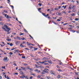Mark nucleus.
Masks as SVG:
<instances>
[{"label": "nucleus", "mask_w": 79, "mask_h": 79, "mask_svg": "<svg viewBox=\"0 0 79 79\" xmlns=\"http://www.w3.org/2000/svg\"><path fill=\"white\" fill-rule=\"evenodd\" d=\"M44 60H48V58L47 57H44L43 58Z\"/></svg>", "instance_id": "nucleus-5"}, {"label": "nucleus", "mask_w": 79, "mask_h": 79, "mask_svg": "<svg viewBox=\"0 0 79 79\" xmlns=\"http://www.w3.org/2000/svg\"><path fill=\"white\" fill-rule=\"evenodd\" d=\"M40 72H41L40 70H39L37 72V73H40Z\"/></svg>", "instance_id": "nucleus-28"}, {"label": "nucleus", "mask_w": 79, "mask_h": 79, "mask_svg": "<svg viewBox=\"0 0 79 79\" xmlns=\"http://www.w3.org/2000/svg\"><path fill=\"white\" fill-rule=\"evenodd\" d=\"M12 34H13V35H16V33L15 32H13L12 33Z\"/></svg>", "instance_id": "nucleus-36"}, {"label": "nucleus", "mask_w": 79, "mask_h": 79, "mask_svg": "<svg viewBox=\"0 0 79 79\" xmlns=\"http://www.w3.org/2000/svg\"><path fill=\"white\" fill-rule=\"evenodd\" d=\"M75 74H76V75H78V73L75 72Z\"/></svg>", "instance_id": "nucleus-58"}, {"label": "nucleus", "mask_w": 79, "mask_h": 79, "mask_svg": "<svg viewBox=\"0 0 79 79\" xmlns=\"http://www.w3.org/2000/svg\"><path fill=\"white\" fill-rule=\"evenodd\" d=\"M22 58H23V59H25V58H26V56H22Z\"/></svg>", "instance_id": "nucleus-27"}, {"label": "nucleus", "mask_w": 79, "mask_h": 79, "mask_svg": "<svg viewBox=\"0 0 79 79\" xmlns=\"http://www.w3.org/2000/svg\"><path fill=\"white\" fill-rule=\"evenodd\" d=\"M72 32H76V31H74V30H72Z\"/></svg>", "instance_id": "nucleus-51"}, {"label": "nucleus", "mask_w": 79, "mask_h": 79, "mask_svg": "<svg viewBox=\"0 0 79 79\" xmlns=\"http://www.w3.org/2000/svg\"><path fill=\"white\" fill-rule=\"evenodd\" d=\"M2 19H3V17L1 16H0V21H3Z\"/></svg>", "instance_id": "nucleus-2"}, {"label": "nucleus", "mask_w": 79, "mask_h": 79, "mask_svg": "<svg viewBox=\"0 0 79 79\" xmlns=\"http://www.w3.org/2000/svg\"><path fill=\"white\" fill-rule=\"evenodd\" d=\"M33 77H32V76H31V77H30V79H32Z\"/></svg>", "instance_id": "nucleus-44"}, {"label": "nucleus", "mask_w": 79, "mask_h": 79, "mask_svg": "<svg viewBox=\"0 0 79 79\" xmlns=\"http://www.w3.org/2000/svg\"><path fill=\"white\" fill-rule=\"evenodd\" d=\"M52 23H54V24H56V25H57V23H55V22H54L53 21H52Z\"/></svg>", "instance_id": "nucleus-19"}, {"label": "nucleus", "mask_w": 79, "mask_h": 79, "mask_svg": "<svg viewBox=\"0 0 79 79\" xmlns=\"http://www.w3.org/2000/svg\"><path fill=\"white\" fill-rule=\"evenodd\" d=\"M7 79H10V78L8 77V76L7 77H6Z\"/></svg>", "instance_id": "nucleus-62"}, {"label": "nucleus", "mask_w": 79, "mask_h": 79, "mask_svg": "<svg viewBox=\"0 0 79 79\" xmlns=\"http://www.w3.org/2000/svg\"><path fill=\"white\" fill-rule=\"evenodd\" d=\"M0 23L1 25H3V23L2 22H0Z\"/></svg>", "instance_id": "nucleus-40"}, {"label": "nucleus", "mask_w": 79, "mask_h": 79, "mask_svg": "<svg viewBox=\"0 0 79 79\" xmlns=\"http://www.w3.org/2000/svg\"><path fill=\"white\" fill-rule=\"evenodd\" d=\"M56 14L57 15H61V13H59L58 12L56 13Z\"/></svg>", "instance_id": "nucleus-6"}, {"label": "nucleus", "mask_w": 79, "mask_h": 79, "mask_svg": "<svg viewBox=\"0 0 79 79\" xmlns=\"http://www.w3.org/2000/svg\"><path fill=\"white\" fill-rule=\"evenodd\" d=\"M23 65H24V66H27V64H24Z\"/></svg>", "instance_id": "nucleus-55"}, {"label": "nucleus", "mask_w": 79, "mask_h": 79, "mask_svg": "<svg viewBox=\"0 0 79 79\" xmlns=\"http://www.w3.org/2000/svg\"><path fill=\"white\" fill-rule=\"evenodd\" d=\"M4 13H8V12H7V11L6 10H4Z\"/></svg>", "instance_id": "nucleus-49"}, {"label": "nucleus", "mask_w": 79, "mask_h": 79, "mask_svg": "<svg viewBox=\"0 0 79 79\" xmlns=\"http://www.w3.org/2000/svg\"><path fill=\"white\" fill-rule=\"evenodd\" d=\"M25 78H26V79H29V77H28L27 76L25 77Z\"/></svg>", "instance_id": "nucleus-30"}, {"label": "nucleus", "mask_w": 79, "mask_h": 79, "mask_svg": "<svg viewBox=\"0 0 79 79\" xmlns=\"http://www.w3.org/2000/svg\"><path fill=\"white\" fill-rule=\"evenodd\" d=\"M38 78H40L41 77V76L40 75H39L38 76Z\"/></svg>", "instance_id": "nucleus-34"}, {"label": "nucleus", "mask_w": 79, "mask_h": 79, "mask_svg": "<svg viewBox=\"0 0 79 79\" xmlns=\"http://www.w3.org/2000/svg\"><path fill=\"white\" fill-rule=\"evenodd\" d=\"M48 63H49L50 64H52V62H51V61H48Z\"/></svg>", "instance_id": "nucleus-25"}, {"label": "nucleus", "mask_w": 79, "mask_h": 79, "mask_svg": "<svg viewBox=\"0 0 79 79\" xmlns=\"http://www.w3.org/2000/svg\"><path fill=\"white\" fill-rule=\"evenodd\" d=\"M35 66L36 68H39V66L37 65H35Z\"/></svg>", "instance_id": "nucleus-63"}, {"label": "nucleus", "mask_w": 79, "mask_h": 79, "mask_svg": "<svg viewBox=\"0 0 79 79\" xmlns=\"http://www.w3.org/2000/svg\"><path fill=\"white\" fill-rule=\"evenodd\" d=\"M77 32L78 34H79V31H77Z\"/></svg>", "instance_id": "nucleus-64"}, {"label": "nucleus", "mask_w": 79, "mask_h": 79, "mask_svg": "<svg viewBox=\"0 0 79 79\" xmlns=\"http://www.w3.org/2000/svg\"><path fill=\"white\" fill-rule=\"evenodd\" d=\"M9 54H10L11 55H13V53H12V52H10V53H9Z\"/></svg>", "instance_id": "nucleus-56"}, {"label": "nucleus", "mask_w": 79, "mask_h": 79, "mask_svg": "<svg viewBox=\"0 0 79 79\" xmlns=\"http://www.w3.org/2000/svg\"><path fill=\"white\" fill-rule=\"evenodd\" d=\"M19 43H20L19 41H17L16 43V45H19Z\"/></svg>", "instance_id": "nucleus-12"}, {"label": "nucleus", "mask_w": 79, "mask_h": 79, "mask_svg": "<svg viewBox=\"0 0 79 79\" xmlns=\"http://www.w3.org/2000/svg\"><path fill=\"white\" fill-rule=\"evenodd\" d=\"M75 21H78V19L77 18H76L75 19Z\"/></svg>", "instance_id": "nucleus-33"}, {"label": "nucleus", "mask_w": 79, "mask_h": 79, "mask_svg": "<svg viewBox=\"0 0 79 79\" xmlns=\"http://www.w3.org/2000/svg\"><path fill=\"white\" fill-rule=\"evenodd\" d=\"M44 65H47L48 64V63H44Z\"/></svg>", "instance_id": "nucleus-39"}, {"label": "nucleus", "mask_w": 79, "mask_h": 79, "mask_svg": "<svg viewBox=\"0 0 79 79\" xmlns=\"http://www.w3.org/2000/svg\"><path fill=\"white\" fill-rule=\"evenodd\" d=\"M6 18H7V19H10V18L11 19L12 18L11 17L9 16L8 15H7V16L6 17Z\"/></svg>", "instance_id": "nucleus-3"}, {"label": "nucleus", "mask_w": 79, "mask_h": 79, "mask_svg": "<svg viewBox=\"0 0 79 79\" xmlns=\"http://www.w3.org/2000/svg\"><path fill=\"white\" fill-rule=\"evenodd\" d=\"M4 27H5V28H7V27H8V26L6 25H4Z\"/></svg>", "instance_id": "nucleus-24"}, {"label": "nucleus", "mask_w": 79, "mask_h": 79, "mask_svg": "<svg viewBox=\"0 0 79 79\" xmlns=\"http://www.w3.org/2000/svg\"><path fill=\"white\" fill-rule=\"evenodd\" d=\"M41 8H39L38 9V11H39V10H41Z\"/></svg>", "instance_id": "nucleus-60"}, {"label": "nucleus", "mask_w": 79, "mask_h": 79, "mask_svg": "<svg viewBox=\"0 0 79 79\" xmlns=\"http://www.w3.org/2000/svg\"><path fill=\"white\" fill-rule=\"evenodd\" d=\"M39 63H41V64H44V62H41L40 61L39 62Z\"/></svg>", "instance_id": "nucleus-15"}, {"label": "nucleus", "mask_w": 79, "mask_h": 79, "mask_svg": "<svg viewBox=\"0 0 79 79\" xmlns=\"http://www.w3.org/2000/svg\"><path fill=\"white\" fill-rule=\"evenodd\" d=\"M20 74H23V72L20 71Z\"/></svg>", "instance_id": "nucleus-29"}, {"label": "nucleus", "mask_w": 79, "mask_h": 79, "mask_svg": "<svg viewBox=\"0 0 79 79\" xmlns=\"http://www.w3.org/2000/svg\"><path fill=\"white\" fill-rule=\"evenodd\" d=\"M21 68L23 69V70H24L25 69V68L23 67H21Z\"/></svg>", "instance_id": "nucleus-38"}, {"label": "nucleus", "mask_w": 79, "mask_h": 79, "mask_svg": "<svg viewBox=\"0 0 79 79\" xmlns=\"http://www.w3.org/2000/svg\"><path fill=\"white\" fill-rule=\"evenodd\" d=\"M42 15H43V16H44L46 17V18H47V16H46V15H45V14L43 13Z\"/></svg>", "instance_id": "nucleus-14"}, {"label": "nucleus", "mask_w": 79, "mask_h": 79, "mask_svg": "<svg viewBox=\"0 0 79 79\" xmlns=\"http://www.w3.org/2000/svg\"><path fill=\"white\" fill-rule=\"evenodd\" d=\"M0 50H1V52H3V53H4V54H5V55H6V53H5V51H3L2 50H1L0 49Z\"/></svg>", "instance_id": "nucleus-11"}, {"label": "nucleus", "mask_w": 79, "mask_h": 79, "mask_svg": "<svg viewBox=\"0 0 79 79\" xmlns=\"http://www.w3.org/2000/svg\"><path fill=\"white\" fill-rule=\"evenodd\" d=\"M17 37L18 39H19V40H21V38H20L18 36H17Z\"/></svg>", "instance_id": "nucleus-9"}, {"label": "nucleus", "mask_w": 79, "mask_h": 79, "mask_svg": "<svg viewBox=\"0 0 79 79\" xmlns=\"http://www.w3.org/2000/svg\"><path fill=\"white\" fill-rule=\"evenodd\" d=\"M29 36H30V37H31V39H33V37H32V36H31V35H29Z\"/></svg>", "instance_id": "nucleus-45"}, {"label": "nucleus", "mask_w": 79, "mask_h": 79, "mask_svg": "<svg viewBox=\"0 0 79 79\" xmlns=\"http://www.w3.org/2000/svg\"><path fill=\"white\" fill-rule=\"evenodd\" d=\"M67 24H68V23H65L64 24H63V25H64V26L65 25H66Z\"/></svg>", "instance_id": "nucleus-59"}, {"label": "nucleus", "mask_w": 79, "mask_h": 79, "mask_svg": "<svg viewBox=\"0 0 79 79\" xmlns=\"http://www.w3.org/2000/svg\"><path fill=\"white\" fill-rule=\"evenodd\" d=\"M43 73H48V71H47V70H43Z\"/></svg>", "instance_id": "nucleus-10"}, {"label": "nucleus", "mask_w": 79, "mask_h": 79, "mask_svg": "<svg viewBox=\"0 0 79 79\" xmlns=\"http://www.w3.org/2000/svg\"><path fill=\"white\" fill-rule=\"evenodd\" d=\"M7 59H8V57H5L4 58L3 60L4 61H5L6 62V61H7Z\"/></svg>", "instance_id": "nucleus-1"}, {"label": "nucleus", "mask_w": 79, "mask_h": 79, "mask_svg": "<svg viewBox=\"0 0 79 79\" xmlns=\"http://www.w3.org/2000/svg\"><path fill=\"white\" fill-rule=\"evenodd\" d=\"M22 40H26V38L23 37V39H21Z\"/></svg>", "instance_id": "nucleus-37"}, {"label": "nucleus", "mask_w": 79, "mask_h": 79, "mask_svg": "<svg viewBox=\"0 0 79 79\" xmlns=\"http://www.w3.org/2000/svg\"><path fill=\"white\" fill-rule=\"evenodd\" d=\"M53 19H56V17H53Z\"/></svg>", "instance_id": "nucleus-52"}, {"label": "nucleus", "mask_w": 79, "mask_h": 79, "mask_svg": "<svg viewBox=\"0 0 79 79\" xmlns=\"http://www.w3.org/2000/svg\"><path fill=\"white\" fill-rule=\"evenodd\" d=\"M10 46H13V44L12 43H10Z\"/></svg>", "instance_id": "nucleus-46"}, {"label": "nucleus", "mask_w": 79, "mask_h": 79, "mask_svg": "<svg viewBox=\"0 0 79 79\" xmlns=\"http://www.w3.org/2000/svg\"><path fill=\"white\" fill-rule=\"evenodd\" d=\"M6 40H7V41H8L9 42H10V41H11V39H6Z\"/></svg>", "instance_id": "nucleus-16"}, {"label": "nucleus", "mask_w": 79, "mask_h": 79, "mask_svg": "<svg viewBox=\"0 0 79 79\" xmlns=\"http://www.w3.org/2000/svg\"><path fill=\"white\" fill-rule=\"evenodd\" d=\"M37 49H38V48H35V49H34L35 51V50H37Z\"/></svg>", "instance_id": "nucleus-47"}, {"label": "nucleus", "mask_w": 79, "mask_h": 79, "mask_svg": "<svg viewBox=\"0 0 79 79\" xmlns=\"http://www.w3.org/2000/svg\"><path fill=\"white\" fill-rule=\"evenodd\" d=\"M52 72H53V71L52 70H51L50 73H51V74H54V73H53Z\"/></svg>", "instance_id": "nucleus-21"}, {"label": "nucleus", "mask_w": 79, "mask_h": 79, "mask_svg": "<svg viewBox=\"0 0 79 79\" xmlns=\"http://www.w3.org/2000/svg\"><path fill=\"white\" fill-rule=\"evenodd\" d=\"M38 5H39L40 6H42V4H41V3H39L38 4Z\"/></svg>", "instance_id": "nucleus-26"}, {"label": "nucleus", "mask_w": 79, "mask_h": 79, "mask_svg": "<svg viewBox=\"0 0 79 79\" xmlns=\"http://www.w3.org/2000/svg\"><path fill=\"white\" fill-rule=\"evenodd\" d=\"M20 47H24V46H23V43H22L21 45H20Z\"/></svg>", "instance_id": "nucleus-22"}, {"label": "nucleus", "mask_w": 79, "mask_h": 79, "mask_svg": "<svg viewBox=\"0 0 79 79\" xmlns=\"http://www.w3.org/2000/svg\"><path fill=\"white\" fill-rule=\"evenodd\" d=\"M57 78H58V79H59V78H60V77H60V75H58V76L57 77Z\"/></svg>", "instance_id": "nucleus-17"}, {"label": "nucleus", "mask_w": 79, "mask_h": 79, "mask_svg": "<svg viewBox=\"0 0 79 79\" xmlns=\"http://www.w3.org/2000/svg\"><path fill=\"white\" fill-rule=\"evenodd\" d=\"M31 75H33V76H35V74L33 73H31Z\"/></svg>", "instance_id": "nucleus-43"}, {"label": "nucleus", "mask_w": 79, "mask_h": 79, "mask_svg": "<svg viewBox=\"0 0 79 79\" xmlns=\"http://www.w3.org/2000/svg\"><path fill=\"white\" fill-rule=\"evenodd\" d=\"M25 49L26 50H29V48H25Z\"/></svg>", "instance_id": "nucleus-54"}, {"label": "nucleus", "mask_w": 79, "mask_h": 79, "mask_svg": "<svg viewBox=\"0 0 79 79\" xmlns=\"http://www.w3.org/2000/svg\"><path fill=\"white\" fill-rule=\"evenodd\" d=\"M3 30H4V31H6V29H5V28H3Z\"/></svg>", "instance_id": "nucleus-57"}, {"label": "nucleus", "mask_w": 79, "mask_h": 79, "mask_svg": "<svg viewBox=\"0 0 79 79\" xmlns=\"http://www.w3.org/2000/svg\"><path fill=\"white\" fill-rule=\"evenodd\" d=\"M46 79H52V77H46Z\"/></svg>", "instance_id": "nucleus-8"}, {"label": "nucleus", "mask_w": 79, "mask_h": 79, "mask_svg": "<svg viewBox=\"0 0 79 79\" xmlns=\"http://www.w3.org/2000/svg\"><path fill=\"white\" fill-rule=\"evenodd\" d=\"M24 35V33H23L21 32L20 33V35Z\"/></svg>", "instance_id": "nucleus-18"}, {"label": "nucleus", "mask_w": 79, "mask_h": 79, "mask_svg": "<svg viewBox=\"0 0 79 79\" xmlns=\"http://www.w3.org/2000/svg\"><path fill=\"white\" fill-rule=\"evenodd\" d=\"M27 44L28 45H31V44H29V43L28 42H27Z\"/></svg>", "instance_id": "nucleus-23"}, {"label": "nucleus", "mask_w": 79, "mask_h": 79, "mask_svg": "<svg viewBox=\"0 0 79 79\" xmlns=\"http://www.w3.org/2000/svg\"><path fill=\"white\" fill-rule=\"evenodd\" d=\"M2 69H5V66H4V67L2 66Z\"/></svg>", "instance_id": "nucleus-35"}, {"label": "nucleus", "mask_w": 79, "mask_h": 79, "mask_svg": "<svg viewBox=\"0 0 79 79\" xmlns=\"http://www.w3.org/2000/svg\"><path fill=\"white\" fill-rule=\"evenodd\" d=\"M24 32H25L27 33V31L25 29H24Z\"/></svg>", "instance_id": "nucleus-41"}, {"label": "nucleus", "mask_w": 79, "mask_h": 79, "mask_svg": "<svg viewBox=\"0 0 79 79\" xmlns=\"http://www.w3.org/2000/svg\"><path fill=\"white\" fill-rule=\"evenodd\" d=\"M14 64V65H15V66H17V65H16V63H14V64Z\"/></svg>", "instance_id": "nucleus-48"}, {"label": "nucleus", "mask_w": 79, "mask_h": 79, "mask_svg": "<svg viewBox=\"0 0 79 79\" xmlns=\"http://www.w3.org/2000/svg\"><path fill=\"white\" fill-rule=\"evenodd\" d=\"M74 15H75L74 13L72 14L71 15V16H74Z\"/></svg>", "instance_id": "nucleus-31"}, {"label": "nucleus", "mask_w": 79, "mask_h": 79, "mask_svg": "<svg viewBox=\"0 0 79 79\" xmlns=\"http://www.w3.org/2000/svg\"><path fill=\"white\" fill-rule=\"evenodd\" d=\"M57 21H60L61 20L59 19H57Z\"/></svg>", "instance_id": "nucleus-61"}, {"label": "nucleus", "mask_w": 79, "mask_h": 79, "mask_svg": "<svg viewBox=\"0 0 79 79\" xmlns=\"http://www.w3.org/2000/svg\"><path fill=\"white\" fill-rule=\"evenodd\" d=\"M6 29H7V30H6L7 32H9V31H10V30L11 29L10 28H8V27L6 28Z\"/></svg>", "instance_id": "nucleus-4"}, {"label": "nucleus", "mask_w": 79, "mask_h": 79, "mask_svg": "<svg viewBox=\"0 0 79 79\" xmlns=\"http://www.w3.org/2000/svg\"><path fill=\"white\" fill-rule=\"evenodd\" d=\"M75 6H72V8H73V9H74V7H75Z\"/></svg>", "instance_id": "nucleus-50"}, {"label": "nucleus", "mask_w": 79, "mask_h": 79, "mask_svg": "<svg viewBox=\"0 0 79 79\" xmlns=\"http://www.w3.org/2000/svg\"><path fill=\"white\" fill-rule=\"evenodd\" d=\"M58 10H59V9L58 8H55V10H56V11Z\"/></svg>", "instance_id": "nucleus-32"}, {"label": "nucleus", "mask_w": 79, "mask_h": 79, "mask_svg": "<svg viewBox=\"0 0 79 79\" xmlns=\"http://www.w3.org/2000/svg\"><path fill=\"white\" fill-rule=\"evenodd\" d=\"M35 71H37L38 72V69H35V70H34Z\"/></svg>", "instance_id": "nucleus-42"}, {"label": "nucleus", "mask_w": 79, "mask_h": 79, "mask_svg": "<svg viewBox=\"0 0 79 79\" xmlns=\"http://www.w3.org/2000/svg\"><path fill=\"white\" fill-rule=\"evenodd\" d=\"M26 76H23V77H20V78H24V77H25Z\"/></svg>", "instance_id": "nucleus-20"}, {"label": "nucleus", "mask_w": 79, "mask_h": 79, "mask_svg": "<svg viewBox=\"0 0 79 79\" xmlns=\"http://www.w3.org/2000/svg\"><path fill=\"white\" fill-rule=\"evenodd\" d=\"M14 52H17L18 53H19V50H15L14 51Z\"/></svg>", "instance_id": "nucleus-7"}, {"label": "nucleus", "mask_w": 79, "mask_h": 79, "mask_svg": "<svg viewBox=\"0 0 79 79\" xmlns=\"http://www.w3.org/2000/svg\"><path fill=\"white\" fill-rule=\"evenodd\" d=\"M39 68H41L42 69H43V68H44V67H43V66H39Z\"/></svg>", "instance_id": "nucleus-13"}, {"label": "nucleus", "mask_w": 79, "mask_h": 79, "mask_svg": "<svg viewBox=\"0 0 79 79\" xmlns=\"http://www.w3.org/2000/svg\"><path fill=\"white\" fill-rule=\"evenodd\" d=\"M72 11L73 12H75V11H76V10L75 9H73Z\"/></svg>", "instance_id": "nucleus-53"}]
</instances>
